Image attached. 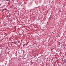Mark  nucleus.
I'll list each match as a JSON object with an SVG mask.
<instances>
[{
	"label": "nucleus",
	"mask_w": 66,
	"mask_h": 66,
	"mask_svg": "<svg viewBox=\"0 0 66 66\" xmlns=\"http://www.w3.org/2000/svg\"><path fill=\"white\" fill-rule=\"evenodd\" d=\"M15 55L17 56V52H16V53L15 54Z\"/></svg>",
	"instance_id": "obj_1"
},
{
	"label": "nucleus",
	"mask_w": 66,
	"mask_h": 66,
	"mask_svg": "<svg viewBox=\"0 0 66 66\" xmlns=\"http://www.w3.org/2000/svg\"><path fill=\"white\" fill-rule=\"evenodd\" d=\"M18 43H20V41L19 40H18Z\"/></svg>",
	"instance_id": "obj_2"
},
{
	"label": "nucleus",
	"mask_w": 66,
	"mask_h": 66,
	"mask_svg": "<svg viewBox=\"0 0 66 66\" xmlns=\"http://www.w3.org/2000/svg\"><path fill=\"white\" fill-rule=\"evenodd\" d=\"M4 9H3V10H2L3 12V11H4Z\"/></svg>",
	"instance_id": "obj_3"
},
{
	"label": "nucleus",
	"mask_w": 66,
	"mask_h": 66,
	"mask_svg": "<svg viewBox=\"0 0 66 66\" xmlns=\"http://www.w3.org/2000/svg\"><path fill=\"white\" fill-rule=\"evenodd\" d=\"M64 63H66V60L64 61Z\"/></svg>",
	"instance_id": "obj_4"
},
{
	"label": "nucleus",
	"mask_w": 66,
	"mask_h": 66,
	"mask_svg": "<svg viewBox=\"0 0 66 66\" xmlns=\"http://www.w3.org/2000/svg\"><path fill=\"white\" fill-rule=\"evenodd\" d=\"M7 1H10V0H7Z\"/></svg>",
	"instance_id": "obj_5"
},
{
	"label": "nucleus",
	"mask_w": 66,
	"mask_h": 66,
	"mask_svg": "<svg viewBox=\"0 0 66 66\" xmlns=\"http://www.w3.org/2000/svg\"><path fill=\"white\" fill-rule=\"evenodd\" d=\"M25 45V44H24V45H23V47H24V46Z\"/></svg>",
	"instance_id": "obj_6"
},
{
	"label": "nucleus",
	"mask_w": 66,
	"mask_h": 66,
	"mask_svg": "<svg viewBox=\"0 0 66 66\" xmlns=\"http://www.w3.org/2000/svg\"><path fill=\"white\" fill-rule=\"evenodd\" d=\"M6 10V9H4V10Z\"/></svg>",
	"instance_id": "obj_7"
},
{
	"label": "nucleus",
	"mask_w": 66,
	"mask_h": 66,
	"mask_svg": "<svg viewBox=\"0 0 66 66\" xmlns=\"http://www.w3.org/2000/svg\"><path fill=\"white\" fill-rule=\"evenodd\" d=\"M65 65H66V62L65 63Z\"/></svg>",
	"instance_id": "obj_8"
},
{
	"label": "nucleus",
	"mask_w": 66,
	"mask_h": 66,
	"mask_svg": "<svg viewBox=\"0 0 66 66\" xmlns=\"http://www.w3.org/2000/svg\"><path fill=\"white\" fill-rule=\"evenodd\" d=\"M21 51H22V50H21Z\"/></svg>",
	"instance_id": "obj_9"
}]
</instances>
